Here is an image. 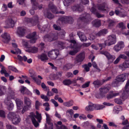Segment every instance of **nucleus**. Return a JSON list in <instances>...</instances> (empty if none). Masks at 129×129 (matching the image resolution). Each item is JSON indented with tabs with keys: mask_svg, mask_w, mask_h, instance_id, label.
I'll list each match as a JSON object with an SVG mask.
<instances>
[{
	"mask_svg": "<svg viewBox=\"0 0 129 129\" xmlns=\"http://www.w3.org/2000/svg\"><path fill=\"white\" fill-rule=\"evenodd\" d=\"M16 102L17 105V111L19 112H21L23 113L25 111L27 110L31 107V101L28 98L26 97H25L24 98V106L22 111H21V109H22V108L23 103L18 99L16 100Z\"/></svg>",
	"mask_w": 129,
	"mask_h": 129,
	"instance_id": "1",
	"label": "nucleus"
},
{
	"mask_svg": "<svg viewBox=\"0 0 129 129\" xmlns=\"http://www.w3.org/2000/svg\"><path fill=\"white\" fill-rule=\"evenodd\" d=\"M31 119L35 127H38L39 125V124L36 121L35 118H36L38 120V121L39 122H40L42 118L41 114L37 111L36 112V115H35L33 113H31Z\"/></svg>",
	"mask_w": 129,
	"mask_h": 129,
	"instance_id": "2",
	"label": "nucleus"
},
{
	"mask_svg": "<svg viewBox=\"0 0 129 129\" xmlns=\"http://www.w3.org/2000/svg\"><path fill=\"white\" fill-rule=\"evenodd\" d=\"M8 117L14 124H16L20 121L19 116L14 113H10L8 114Z\"/></svg>",
	"mask_w": 129,
	"mask_h": 129,
	"instance_id": "3",
	"label": "nucleus"
},
{
	"mask_svg": "<svg viewBox=\"0 0 129 129\" xmlns=\"http://www.w3.org/2000/svg\"><path fill=\"white\" fill-rule=\"evenodd\" d=\"M116 41V37L115 35L110 36L108 38V40L105 41V45L109 46L115 43Z\"/></svg>",
	"mask_w": 129,
	"mask_h": 129,
	"instance_id": "4",
	"label": "nucleus"
},
{
	"mask_svg": "<svg viewBox=\"0 0 129 129\" xmlns=\"http://www.w3.org/2000/svg\"><path fill=\"white\" fill-rule=\"evenodd\" d=\"M84 53L80 54L76 57L74 62L75 64L78 65L80 64L84 58Z\"/></svg>",
	"mask_w": 129,
	"mask_h": 129,
	"instance_id": "5",
	"label": "nucleus"
},
{
	"mask_svg": "<svg viewBox=\"0 0 129 129\" xmlns=\"http://www.w3.org/2000/svg\"><path fill=\"white\" fill-rule=\"evenodd\" d=\"M129 85V79L128 80L125 87V91H124V94L122 93L121 97L122 100H124L127 98V94L129 93V88L128 87Z\"/></svg>",
	"mask_w": 129,
	"mask_h": 129,
	"instance_id": "6",
	"label": "nucleus"
},
{
	"mask_svg": "<svg viewBox=\"0 0 129 129\" xmlns=\"http://www.w3.org/2000/svg\"><path fill=\"white\" fill-rule=\"evenodd\" d=\"M127 74H123L118 76L115 80V81L113 83V84H117L119 82H123L126 79V76Z\"/></svg>",
	"mask_w": 129,
	"mask_h": 129,
	"instance_id": "7",
	"label": "nucleus"
},
{
	"mask_svg": "<svg viewBox=\"0 0 129 129\" xmlns=\"http://www.w3.org/2000/svg\"><path fill=\"white\" fill-rule=\"evenodd\" d=\"M101 53L104 55L109 60H111L112 61L115 58L114 56L111 55L109 53L106 51H103Z\"/></svg>",
	"mask_w": 129,
	"mask_h": 129,
	"instance_id": "8",
	"label": "nucleus"
},
{
	"mask_svg": "<svg viewBox=\"0 0 129 129\" xmlns=\"http://www.w3.org/2000/svg\"><path fill=\"white\" fill-rule=\"evenodd\" d=\"M36 33L34 32L32 34H31L27 36L26 37L29 39H31L30 41V42L32 43H34L35 42L36 39L35 37Z\"/></svg>",
	"mask_w": 129,
	"mask_h": 129,
	"instance_id": "9",
	"label": "nucleus"
},
{
	"mask_svg": "<svg viewBox=\"0 0 129 129\" xmlns=\"http://www.w3.org/2000/svg\"><path fill=\"white\" fill-rule=\"evenodd\" d=\"M25 29L23 27H18L17 31V34L19 36L21 37L24 35L25 34Z\"/></svg>",
	"mask_w": 129,
	"mask_h": 129,
	"instance_id": "10",
	"label": "nucleus"
},
{
	"mask_svg": "<svg viewBox=\"0 0 129 129\" xmlns=\"http://www.w3.org/2000/svg\"><path fill=\"white\" fill-rule=\"evenodd\" d=\"M95 109V105L89 102V105L86 106L85 108V110L87 111H92Z\"/></svg>",
	"mask_w": 129,
	"mask_h": 129,
	"instance_id": "11",
	"label": "nucleus"
},
{
	"mask_svg": "<svg viewBox=\"0 0 129 129\" xmlns=\"http://www.w3.org/2000/svg\"><path fill=\"white\" fill-rule=\"evenodd\" d=\"M119 94V93H116L113 91H111L109 94L107 95V98L108 99H110L114 97H115L118 95Z\"/></svg>",
	"mask_w": 129,
	"mask_h": 129,
	"instance_id": "12",
	"label": "nucleus"
},
{
	"mask_svg": "<svg viewBox=\"0 0 129 129\" xmlns=\"http://www.w3.org/2000/svg\"><path fill=\"white\" fill-rule=\"evenodd\" d=\"M48 55L51 59H55L57 56V55L55 53L54 51H50L48 53Z\"/></svg>",
	"mask_w": 129,
	"mask_h": 129,
	"instance_id": "13",
	"label": "nucleus"
},
{
	"mask_svg": "<svg viewBox=\"0 0 129 129\" xmlns=\"http://www.w3.org/2000/svg\"><path fill=\"white\" fill-rule=\"evenodd\" d=\"M76 80L71 81L69 79H66L63 81V83L65 85H71L72 83H76Z\"/></svg>",
	"mask_w": 129,
	"mask_h": 129,
	"instance_id": "14",
	"label": "nucleus"
},
{
	"mask_svg": "<svg viewBox=\"0 0 129 129\" xmlns=\"http://www.w3.org/2000/svg\"><path fill=\"white\" fill-rule=\"evenodd\" d=\"M38 57L39 59H40L42 61H45L48 60V58L47 56L45 53H43L39 55Z\"/></svg>",
	"mask_w": 129,
	"mask_h": 129,
	"instance_id": "15",
	"label": "nucleus"
},
{
	"mask_svg": "<svg viewBox=\"0 0 129 129\" xmlns=\"http://www.w3.org/2000/svg\"><path fill=\"white\" fill-rule=\"evenodd\" d=\"M2 37L4 39V42L5 43L7 42L10 39V35L8 33L4 34L2 36Z\"/></svg>",
	"mask_w": 129,
	"mask_h": 129,
	"instance_id": "16",
	"label": "nucleus"
},
{
	"mask_svg": "<svg viewBox=\"0 0 129 129\" xmlns=\"http://www.w3.org/2000/svg\"><path fill=\"white\" fill-rule=\"evenodd\" d=\"M7 25L9 27H12L13 26L15 23L14 21L11 19L7 20L6 22Z\"/></svg>",
	"mask_w": 129,
	"mask_h": 129,
	"instance_id": "17",
	"label": "nucleus"
},
{
	"mask_svg": "<svg viewBox=\"0 0 129 129\" xmlns=\"http://www.w3.org/2000/svg\"><path fill=\"white\" fill-rule=\"evenodd\" d=\"M26 51L29 52L33 53H36L38 51V49L37 48L35 47H30L27 48L26 50Z\"/></svg>",
	"mask_w": 129,
	"mask_h": 129,
	"instance_id": "18",
	"label": "nucleus"
},
{
	"mask_svg": "<svg viewBox=\"0 0 129 129\" xmlns=\"http://www.w3.org/2000/svg\"><path fill=\"white\" fill-rule=\"evenodd\" d=\"M122 110V108L121 106H117L115 107L113 112L115 113H118L119 111H121Z\"/></svg>",
	"mask_w": 129,
	"mask_h": 129,
	"instance_id": "19",
	"label": "nucleus"
},
{
	"mask_svg": "<svg viewBox=\"0 0 129 129\" xmlns=\"http://www.w3.org/2000/svg\"><path fill=\"white\" fill-rule=\"evenodd\" d=\"M108 32L107 29H104L100 31L96 35V36H100L104 35Z\"/></svg>",
	"mask_w": 129,
	"mask_h": 129,
	"instance_id": "20",
	"label": "nucleus"
},
{
	"mask_svg": "<svg viewBox=\"0 0 129 129\" xmlns=\"http://www.w3.org/2000/svg\"><path fill=\"white\" fill-rule=\"evenodd\" d=\"M115 13L117 15H118L121 17H124L126 16V13L122 12H119V11L116 10L115 11Z\"/></svg>",
	"mask_w": 129,
	"mask_h": 129,
	"instance_id": "21",
	"label": "nucleus"
},
{
	"mask_svg": "<svg viewBox=\"0 0 129 129\" xmlns=\"http://www.w3.org/2000/svg\"><path fill=\"white\" fill-rule=\"evenodd\" d=\"M5 103H6L8 106V108L9 110H11L12 109L13 107V104L11 103L10 101H5Z\"/></svg>",
	"mask_w": 129,
	"mask_h": 129,
	"instance_id": "22",
	"label": "nucleus"
},
{
	"mask_svg": "<svg viewBox=\"0 0 129 129\" xmlns=\"http://www.w3.org/2000/svg\"><path fill=\"white\" fill-rule=\"evenodd\" d=\"M80 50V48L77 47L74 48V51H71L69 52V54L72 55H73L78 52Z\"/></svg>",
	"mask_w": 129,
	"mask_h": 129,
	"instance_id": "23",
	"label": "nucleus"
},
{
	"mask_svg": "<svg viewBox=\"0 0 129 129\" xmlns=\"http://www.w3.org/2000/svg\"><path fill=\"white\" fill-rule=\"evenodd\" d=\"M121 58L125 59L126 58V56L124 55H120L119 57L116 59V60L114 62V63H117L120 60V58Z\"/></svg>",
	"mask_w": 129,
	"mask_h": 129,
	"instance_id": "24",
	"label": "nucleus"
},
{
	"mask_svg": "<svg viewBox=\"0 0 129 129\" xmlns=\"http://www.w3.org/2000/svg\"><path fill=\"white\" fill-rule=\"evenodd\" d=\"M29 73L30 75V76L32 77V78L34 80L37 82L38 84L40 85L41 83L40 82V81H39V82H37V78L35 76L34 73H31L30 71Z\"/></svg>",
	"mask_w": 129,
	"mask_h": 129,
	"instance_id": "25",
	"label": "nucleus"
},
{
	"mask_svg": "<svg viewBox=\"0 0 129 129\" xmlns=\"http://www.w3.org/2000/svg\"><path fill=\"white\" fill-rule=\"evenodd\" d=\"M11 52L13 54H20L21 53V51L17 48H15L14 50L11 51Z\"/></svg>",
	"mask_w": 129,
	"mask_h": 129,
	"instance_id": "26",
	"label": "nucleus"
},
{
	"mask_svg": "<svg viewBox=\"0 0 129 129\" xmlns=\"http://www.w3.org/2000/svg\"><path fill=\"white\" fill-rule=\"evenodd\" d=\"M73 102L72 101H70L69 102L64 103L63 105L66 106L70 107L73 105Z\"/></svg>",
	"mask_w": 129,
	"mask_h": 129,
	"instance_id": "27",
	"label": "nucleus"
},
{
	"mask_svg": "<svg viewBox=\"0 0 129 129\" xmlns=\"http://www.w3.org/2000/svg\"><path fill=\"white\" fill-rule=\"evenodd\" d=\"M46 115L47 117V122L49 125H50L51 127H52V123H51L50 122V119L49 115L48 114H46Z\"/></svg>",
	"mask_w": 129,
	"mask_h": 129,
	"instance_id": "28",
	"label": "nucleus"
},
{
	"mask_svg": "<svg viewBox=\"0 0 129 129\" xmlns=\"http://www.w3.org/2000/svg\"><path fill=\"white\" fill-rule=\"evenodd\" d=\"M109 89L107 88H103L100 89V90L102 94L106 93L109 90Z\"/></svg>",
	"mask_w": 129,
	"mask_h": 129,
	"instance_id": "29",
	"label": "nucleus"
},
{
	"mask_svg": "<svg viewBox=\"0 0 129 129\" xmlns=\"http://www.w3.org/2000/svg\"><path fill=\"white\" fill-rule=\"evenodd\" d=\"M93 24L95 26L98 27L100 25L101 21L100 20H95L93 22Z\"/></svg>",
	"mask_w": 129,
	"mask_h": 129,
	"instance_id": "30",
	"label": "nucleus"
},
{
	"mask_svg": "<svg viewBox=\"0 0 129 129\" xmlns=\"http://www.w3.org/2000/svg\"><path fill=\"white\" fill-rule=\"evenodd\" d=\"M95 105V109L96 110H99L102 109L105 107V106L103 105Z\"/></svg>",
	"mask_w": 129,
	"mask_h": 129,
	"instance_id": "31",
	"label": "nucleus"
},
{
	"mask_svg": "<svg viewBox=\"0 0 129 129\" xmlns=\"http://www.w3.org/2000/svg\"><path fill=\"white\" fill-rule=\"evenodd\" d=\"M123 68H129V60L124 62L123 64Z\"/></svg>",
	"mask_w": 129,
	"mask_h": 129,
	"instance_id": "32",
	"label": "nucleus"
},
{
	"mask_svg": "<svg viewBox=\"0 0 129 129\" xmlns=\"http://www.w3.org/2000/svg\"><path fill=\"white\" fill-rule=\"evenodd\" d=\"M82 33L81 32L80 33V34L81 35V36L79 35V38L81 41H85L86 40V37L84 35H82Z\"/></svg>",
	"mask_w": 129,
	"mask_h": 129,
	"instance_id": "33",
	"label": "nucleus"
},
{
	"mask_svg": "<svg viewBox=\"0 0 129 129\" xmlns=\"http://www.w3.org/2000/svg\"><path fill=\"white\" fill-rule=\"evenodd\" d=\"M41 97L42 99H44V101L46 102H48L49 100V99L47 96L43 94L41 95Z\"/></svg>",
	"mask_w": 129,
	"mask_h": 129,
	"instance_id": "34",
	"label": "nucleus"
},
{
	"mask_svg": "<svg viewBox=\"0 0 129 129\" xmlns=\"http://www.w3.org/2000/svg\"><path fill=\"white\" fill-rule=\"evenodd\" d=\"M43 106L45 107V110L46 111H48L50 109V108L49 107V105L48 103H46L43 104Z\"/></svg>",
	"mask_w": 129,
	"mask_h": 129,
	"instance_id": "35",
	"label": "nucleus"
},
{
	"mask_svg": "<svg viewBox=\"0 0 129 129\" xmlns=\"http://www.w3.org/2000/svg\"><path fill=\"white\" fill-rule=\"evenodd\" d=\"M20 91L22 93L24 94L27 91V89L25 87L21 86V87Z\"/></svg>",
	"mask_w": 129,
	"mask_h": 129,
	"instance_id": "36",
	"label": "nucleus"
},
{
	"mask_svg": "<svg viewBox=\"0 0 129 129\" xmlns=\"http://www.w3.org/2000/svg\"><path fill=\"white\" fill-rule=\"evenodd\" d=\"M41 104L38 101H36L35 106L36 108L37 109H38L39 106L41 105Z\"/></svg>",
	"mask_w": 129,
	"mask_h": 129,
	"instance_id": "37",
	"label": "nucleus"
},
{
	"mask_svg": "<svg viewBox=\"0 0 129 129\" xmlns=\"http://www.w3.org/2000/svg\"><path fill=\"white\" fill-rule=\"evenodd\" d=\"M6 92V89L4 87H2L0 88V95H2L4 94Z\"/></svg>",
	"mask_w": 129,
	"mask_h": 129,
	"instance_id": "38",
	"label": "nucleus"
},
{
	"mask_svg": "<svg viewBox=\"0 0 129 129\" xmlns=\"http://www.w3.org/2000/svg\"><path fill=\"white\" fill-rule=\"evenodd\" d=\"M118 27L121 29H123L125 28V26L124 25L123 23L122 22L119 23L118 25Z\"/></svg>",
	"mask_w": 129,
	"mask_h": 129,
	"instance_id": "39",
	"label": "nucleus"
},
{
	"mask_svg": "<svg viewBox=\"0 0 129 129\" xmlns=\"http://www.w3.org/2000/svg\"><path fill=\"white\" fill-rule=\"evenodd\" d=\"M22 43L23 45L26 48H27L28 45V42L24 40H22Z\"/></svg>",
	"mask_w": 129,
	"mask_h": 129,
	"instance_id": "40",
	"label": "nucleus"
},
{
	"mask_svg": "<svg viewBox=\"0 0 129 129\" xmlns=\"http://www.w3.org/2000/svg\"><path fill=\"white\" fill-rule=\"evenodd\" d=\"M114 102L118 104H121L122 103V100L119 99H116L114 100Z\"/></svg>",
	"mask_w": 129,
	"mask_h": 129,
	"instance_id": "41",
	"label": "nucleus"
},
{
	"mask_svg": "<svg viewBox=\"0 0 129 129\" xmlns=\"http://www.w3.org/2000/svg\"><path fill=\"white\" fill-rule=\"evenodd\" d=\"M51 102L54 105L55 107H57L58 106V103L56 102L54 99H52L51 100Z\"/></svg>",
	"mask_w": 129,
	"mask_h": 129,
	"instance_id": "42",
	"label": "nucleus"
},
{
	"mask_svg": "<svg viewBox=\"0 0 129 129\" xmlns=\"http://www.w3.org/2000/svg\"><path fill=\"white\" fill-rule=\"evenodd\" d=\"M9 69L15 72H17L18 71L16 69L12 66H9Z\"/></svg>",
	"mask_w": 129,
	"mask_h": 129,
	"instance_id": "43",
	"label": "nucleus"
},
{
	"mask_svg": "<svg viewBox=\"0 0 129 129\" xmlns=\"http://www.w3.org/2000/svg\"><path fill=\"white\" fill-rule=\"evenodd\" d=\"M109 26L110 28H111V26L114 25L115 24V22L112 20H111L109 21Z\"/></svg>",
	"mask_w": 129,
	"mask_h": 129,
	"instance_id": "44",
	"label": "nucleus"
},
{
	"mask_svg": "<svg viewBox=\"0 0 129 129\" xmlns=\"http://www.w3.org/2000/svg\"><path fill=\"white\" fill-rule=\"evenodd\" d=\"M41 86L42 88L45 90H49L48 88L46 86L45 84L44 83H42Z\"/></svg>",
	"mask_w": 129,
	"mask_h": 129,
	"instance_id": "45",
	"label": "nucleus"
},
{
	"mask_svg": "<svg viewBox=\"0 0 129 129\" xmlns=\"http://www.w3.org/2000/svg\"><path fill=\"white\" fill-rule=\"evenodd\" d=\"M89 83L90 82H88L82 85V88H85L88 87L89 86Z\"/></svg>",
	"mask_w": 129,
	"mask_h": 129,
	"instance_id": "46",
	"label": "nucleus"
},
{
	"mask_svg": "<svg viewBox=\"0 0 129 129\" xmlns=\"http://www.w3.org/2000/svg\"><path fill=\"white\" fill-rule=\"evenodd\" d=\"M119 46L120 47V49L124 46L123 42H119L118 43Z\"/></svg>",
	"mask_w": 129,
	"mask_h": 129,
	"instance_id": "47",
	"label": "nucleus"
},
{
	"mask_svg": "<svg viewBox=\"0 0 129 129\" xmlns=\"http://www.w3.org/2000/svg\"><path fill=\"white\" fill-rule=\"evenodd\" d=\"M0 116L2 117H5V113L3 111L0 110Z\"/></svg>",
	"mask_w": 129,
	"mask_h": 129,
	"instance_id": "48",
	"label": "nucleus"
},
{
	"mask_svg": "<svg viewBox=\"0 0 129 129\" xmlns=\"http://www.w3.org/2000/svg\"><path fill=\"white\" fill-rule=\"evenodd\" d=\"M114 50L116 51H117L120 49V47H119L117 44L114 47Z\"/></svg>",
	"mask_w": 129,
	"mask_h": 129,
	"instance_id": "49",
	"label": "nucleus"
},
{
	"mask_svg": "<svg viewBox=\"0 0 129 129\" xmlns=\"http://www.w3.org/2000/svg\"><path fill=\"white\" fill-rule=\"evenodd\" d=\"M6 72V71L4 67L3 66H2L1 67V73L2 74H5Z\"/></svg>",
	"mask_w": 129,
	"mask_h": 129,
	"instance_id": "50",
	"label": "nucleus"
},
{
	"mask_svg": "<svg viewBox=\"0 0 129 129\" xmlns=\"http://www.w3.org/2000/svg\"><path fill=\"white\" fill-rule=\"evenodd\" d=\"M93 84L95 85H100L101 84V82L99 80H96L94 81Z\"/></svg>",
	"mask_w": 129,
	"mask_h": 129,
	"instance_id": "51",
	"label": "nucleus"
},
{
	"mask_svg": "<svg viewBox=\"0 0 129 129\" xmlns=\"http://www.w3.org/2000/svg\"><path fill=\"white\" fill-rule=\"evenodd\" d=\"M105 7L102 6H100L99 7L98 9L101 11H104L106 10V9H105Z\"/></svg>",
	"mask_w": 129,
	"mask_h": 129,
	"instance_id": "52",
	"label": "nucleus"
},
{
	"mask_svg": "<svg viewBox=\"0 0 129 129\" xmlns=\"http://www.w3.org/2000/svg\"><path fill=\"white\" fill-rule=\"evenodd\" d=\"M56 127H57V129H67L66 127L63 125L61 126L60 128H59V126L58 125H56Z\"/></svg>",
	"mask_w": 129,
	"mask_h": 129,
	"instance_id": "53",
	"label": "nucleus"
},
{
	"mask_svg": "<svg viewBox=\"0 0 129 129\" xmlns=\"http://www.w3.org/2000/svg\"><path fill=\"white\" fill-rule=\"evenodd\" d=\"M76 80L77 81L78 80H80L82 82H84V80L82 77H78L77 79L76 80Z\"/></svg>",
	"mask_w": 129,
	"mask_h": 129,
	"instance_id": "54",
	"label": "nucleus"
},
{
	"mask_svg": "<svg viewBox=\"0 0 129 129\" xmlns=\"http://www.w3.org/2000/svg\"><path fill=\"white\" fill-rule=\"evenodd\" d=\"M84 69L86 71L88 72L89 71V67H88L87 65H84Z\"/></svg>",
	"mask_w": 129,
	"mask_h": 129,
	"instance_id": "55",
	"label": "nucleus"
},
{
	"mask_svg": "<svg viewBox=\"0 0 129 129\" xmlns=\"http://www.w3.org/2000/svg\"><path fill=\"white\" fill-rule=\"evenodd\" d=\"M66 76L68 77H73V74L72 73L70 72L68 73L66 75Z\"/></svg>",
	"mask_w": 129,
	"mask_h": 129,
	"instance_id": "56",
	"label": "nucleus"
},
{
	"mask_svg": "<svg viewBox=\"0 0 129 129\" xmlns=\"http://www.w3.org/2000/svg\"><path fill=\"white\" fill-rule=\"evenodd\" d=\"M79 118L80 119H86V117L84 115H82L79 116Z\"/></svg>",
	"mask_w": 129,
	"mask_h": 129,
	"instance_id": "57",
	"label": "nucleus"
},
{
	"mask_svg": "<svg viewBox=\"0 0 129 129\" xmlns=\"http://www.w3.org/2000/svg\"><path fill=\"white\" fill-rule=\"evenodd\" d=\"M51 90L52 92L56 93H58V90L56 88H53Z\"/></svg>",
	"mask_w": 129,
	"mask_h": 129,
	"instance_id": "58",
	"label": "nucleus"
},
{
	"mask_svg": "<svg viewBox=\"0 0 129 129\" xmlns=\"http://www.w3.org/2000/svg\"><path fill=\"white\" fill-rule=\"evenodd\" d=\"M47 95L48 96H53L54 94L51 92L48 91L47 93Z\"/></svg>",
	"mask_w": 129,
	"mask_h": 129,
	"instance_id": "59",
	"label": "nucleus"
},
{
	"mask_svg": "<svg viewBox=\"0 0 129 129\" xmlns=\"http://www.w3.org/2000/svg\"><path fill=\"white\" fill-rule=\"evenodd\" d=\"M53 26L54 28L56 30H59L60 29V28L58 26L56 25H54Z\"/></svg>",
	"mask_w": 129,
	"mask_h": 129,
	"instance_id": "60",
	"label": "nucleus"
},
{
	"mask_svg": "<svg viewBox=\"0 0 129 129\" xmlns=\"http://www.w3.org/2000/svg\"><path fill=\"white\" fill-rule=\"evenodd\" d=\"M122 3H123L128 4L129 3V0H121Z\"/></svg>",
	"mask_w": 129,
	"mask_h": 129,
	"instance_id": "61",
	"label": "nucleus"
},
{
	"mask_svg": "<svg viewBox=\"0 0 129 129\" xmlns=\"http://www.w3.org/2000/svg\"><path fill=\"white\" fill-rule=\"evenodd\" d=\"M5 57L4 55H2L0 58V61L2 62L5 59Z\"/></svg>",
	"mask_w": 129,
	"mask_h": 129,
	"instance_id": "62",
	"label": "nucleus"
},
{
	"mask_svg": "<svg viewBox=\"0 0 129 129\" xmlns=\"http://www.w3.org/2000/svg\"><path fill=\"white\" fill-rule=\"evenodd\" d=\"M67 112L69 113L71 115L73 114V111L72 109H70L67 111Z\"/></svg>",
	"mask_w": 129,
	"mask_h": 129,
	"instance_id": "63",
	"label": "nucleus"
},
{
	"mask_svg": "<svg viewBox=\"0 0 129 129\" xmlns=\"http://www.w3.org/2000/svg\"><path fill=\"white\" fill-rule=\"evenodd\" d=\"M102 129H109L107 125L105 124H104L102 128Z\"/></svg>",
	"mask_w": 129,
	"mask_h": 129,
	"instance_id": "64",
	"label": "nucleus"
}]
</instances>
